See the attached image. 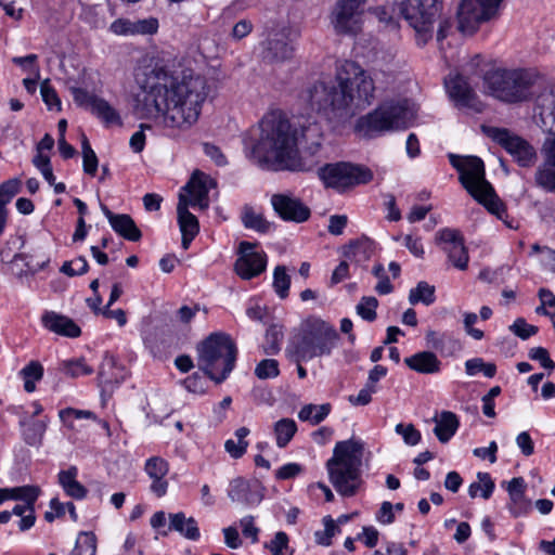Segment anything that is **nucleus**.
<instances>
[{
    "mask_svg": "<svg viewBox=\"0 0 555 555\" xmlns=\"http://www.w3.org/2000/svg\"><path fill=\"white\" fill-rule=\"evenodd\" d=\"M133 112L141 119H154L165 128L188 130L198 119L208 96L207 80L192 69L180 74L156 62L139 69Z\"/></svg>",
    "mask_w": 555,
    "mask_h": 555,
    "instance_id": "1",
    "label": "nucleus"
},
{
    "mask_svg": "<svg viewBox=\"0 0 555 555\" xmlns=\"http://www.w3.org/2000/svg\"><path fill=\"white\" fill-rule=\"evenodd\" d=\"M259 138L251 150V157L259 166L273 170L309 171L319 164V159H306V156L314 158L320 154L323 131L319 122L301 126L302 157H298L297 138L289 121L281 115H266L259 122Z\"/></svg>",
    "mask_w": 555,
    "mask_h": 555,
    "instance_id": "2",
    "label": "nucleus"
},
{
    "mask_svg": "<svg viewBox=\"0 0 555 555\" xmlns=\"http://www.w3.org/2000/svg\"><path fill=\"white\" fill-rule=\"evenodd\" d=\"M375 82L369 72L346 62L336 81L318 82L309 90V101L330 122L340 126L374 101Z\"/></svg>",
    "mask_w": 555,
    "mask_h": 555,
    "instance_id": "3",
    "label": "nucleus"
},
{
    "mask_svg": "<svg viewBox=\"0 0 555 555\" xmlns=\"http://www.w3.org/2000/svg\"><path fill=\"white\" fill-rule=\"evenodd\" d=\"M338 339L339 335L333 325L318 318H309L291 337L285 354L295 363L307 362L330 356Z\"/></svg>",
    "mask_w": 555,
    "mask_h": 555,
    "instance_id": "4",
    "label": "nucleus"
},
{
    "mask_svg": "<svg viewBox=\"0 0 555 555\" xmlns=\"http://www.w3.org/2000/svg\"><path fill=\"white\" fill-rule=\"evenodd\" d=\"M361 452L360 442L352 439L339 441L326 462L330 481L341 496H353L362 483Z\"/></svg>",
    "mask_w": 555,
    "mask_h": 555,
    "instance_id": "5",
    "label": "nucleus"
},
{
    "mask_svg": "<svg viewBox=\"0 0 555 555\" xmlns=\"http://www.w3.org/2000/svg\"><path fill=\"white\" fill-rule=\"evenodd\" d=\"M537 76L525 68L494 67L482 76L483 92L504 103L531 99Z\"/></svg>",
    "mask_w": 555,
    "mask_h": 555,
    "instance_id": "6",
    "label": "nucleus"
},
{
    "mask_svg": "<svg viewBox=\"0 0 555 555\" xmlns=\"http://www.w3.org/2000/svg\"><path fill=\"white\" fill-rule=\"evenodd\" d=\"M449 160L459 173L463 188L491 214L503 219L506 208L496 196L492 185L486 180L483 162L477 156L449 154Z\"/></svg>",
    "mask_w": 555,
    "mask_h": 555,
    "instance_id": "7",
    "label": "nucleus"
},
{
    "mask_svg": "<svg viewBox=\"0 0 555 555\" xmlns=\"http://www.w3.org/2000/svg\"><path fill=\"white\" fill-rule=\"evenodd\" d=\"M197 365L217 384L222 383L232 372L237 348L230 335L211 333L197 346Z\"/></svg>",
    "mask_w": 555,
    "mask_h": 555,
    "instance_id": "8",
    "label": "nucleus"
},
{
    "mask_svg": "<svg viewBox=\"0 0 555 555\" xmlns=\"http://www.w3.org/2000/svg\"><path fill=\"white\" fill-rule=\"evenodd\" d=\"M415 119V111L409 101L386 102L358 119L356 131L373 138L386 131L405 129Z\"/></svg>",
    "mask_w": 555,
    "mask_h": 555,
    "instance_id": "9",
    "label": "nucleus"
},
{
    "mask_svg": "<svg viewBox=\"0 0 555 555\" xmlns=\"http://www.w3.org/2000/svg\"><path fill=\"white\" fill-rule=\"evenodd\" d=\"M299 33L286 23L267 28L259 42V57L266 64H282L289 61L295 52L294 40Z\"/></svg>",
    "mask_w": 555,
    "mask_h": 555,
    "instance_id": "10",
    "label": "nucleus"
},
{
    "mask_svg": "<svg viewBox=\"0 0 555 555\" xmlns=\"http://www.w3.org/2000/svg\"><path fill=\"white\" fill-rule=\"evenodd\" d=\"M398 10L415 30L418 43L425 44L431 38L434 23L442 8L433 7L426 0H403L398 4Z\"/></svg>",
    "mask_w": 555,
    "mask_h": 555,
    "instance_id": "11",
    "label": "nucleus"
},
{
    "mask_svg": "<svg viewBox=\"0 0 555 555\" xmlns=\"http://www.w3.org/2000/svg\"><path fill=\"white\" fill-rule=\"evenodd\" d=\"M318 173L326 186L337 190L367 183L373 179V173L370 169L349 163L324 165L319 168Z\"/></svg>",
    "mask_w": 555,
    "mask_h": 555,
    "instance_id": "12",
    "label": "nucleus"
},
{
    "mask_svg": "<svg viewBox=\"0 0 555 555\" xmlns=\"http://www.w3.org/2000/svg\"><path fill=\"white\" fill-rule=\"evenodd\" d=\"M502 1L462 0L457 10L459 30L463 34H474L481 23L496 15Z\"/></svg>",
    "mask_w": 555,
    "mask_h": 555,
    "instance_id": "13",
    "label": "nucleus"
},
{
    "mask_svg": "<svg viewBox=\"0 0 555 555\" xmlns=\"http://www.w3.org/2000/svg\"><path fill=\"white\" fill-rule=\"evenodd\" d=\"M487 134L500 144L521 167H530L535 163L537 152L525 139L507 129L491 127Z\"/></svg>",
    "mask_w": 555,
    "mask_h": 555,
    "instance_id": "14",
    "label": "nucleus"
},
{
    "mask_svg": "<svg viewBox=\"0 0 555 555\" xmlns=\"http://www.w3.org/2000/svg\"><path fill=\"white\" fill-rule=\"evenodd\" d=\"M362 7L352 0H337L330 13V24L336 35L356 36L362 27Z\"/></svg>",
    "mask_w": 555,
    "mask_h": 555,
    "instance_id": "15",
    "label": "nucleus"
},
{
    "mask_svg": "<svg viewBox=\"0 0 555 555\" xmlns=\"http://www.w3.org/2000/svg\"><path fill=\"white\" fill-rule=\"evenodd\" d=\"M447 92L454 105L470 113H481L485 104L460 74H450L444 80Z\"/></svg>",
    "mask_w": 555,
    "mask_h": 555,
    "instance_id": "16",
    "label": "nucleus"
},
{
    "mask_svg": "<svg viewBox=\"0 0 555 555\" xmlns=\"http://www.w3.org/2000/svg\"><path fill=\"white\" fill-rule=\"evenodd\" d=\"M540 152L542 162L534 171V184L547 193H555V137H545Z\"/></svg>",
    "mask_w": 555,
    "mask_h": 555,
    "instance_id": "17",
    "label": "nucleus"
},
{
    "mask_svg": "<svg viewBox=\"0 0 555 555\" xmlns=\"http://www.w3.org/2000/svg\"><path fill=\"white\" fill-rule=\"evenodd\" d=\"M255 244L243 241L240 243V257L236 259L234 270L243 280H250L266 270L267 256L254 250Z\"/></svg>",
    "mask_w": 555,
    "mask_h": 555,
    "instance_id": "18",
    "label": "nucleus"
},
{
    "mask_svg": "<svg viewBox=\"0 0 555 555\" xmlns=\"http://www.w3.org/2000/svg\"><path fill=\"white\" fill-rule=\"evenodd\" d=\"M271 205L284 221L305 222L310 217V208L292 194L279 193L271 197Z\"/></svg>",
    "mask_w": 555,
    "mask_h": 555,
    "instance_id": "19",
    "label": "nucleus"
},
{
    "mask_svg": "<svg viewBox=\"0 0 555 555\" xmlns=\"http://www.w3.org/2000/svg\"><path fill=\"white\" fill-rule=\"evenodd\" d=\"M216 181L210 176L196 170L185 185V189L192 196L191 205L198 206L201 209L208 208V192L210 189L216 188Z\"/></svg>",
    "mask_w": 555,
    "mask_h": 555,
    "instance_id": "20",
    "label": "nucleus"
},
{
    "mask_svg": "<svg viewBox=\"0 0 555 555\" xmlns=\"http://www.w3.org/2000/svg\"><path fill=\"white\" fill-rule=\"evenodd\" d=\"M42 325L57 335L76 338L80 336V327L68 317L54 311H46L41 317Z\"/></svg>",
    "mask_w": 555,
    "mask_h": 555,
    "instance_id": "21",
    "label": "nucleus"
},
{
    "mask_svg": "<svg viewBox=\"0 0 555 555\" xmlns=\"http://www.w3.org/2000/svg\"><path fill=\"white\" fill-rule=\"evenodd\" d=\"M538 125L546 137H555V92L542 94L537 104Z\"/></svg>",
    "mask_w": 555,
    "mask_h": 555,
    "instance_id": "22",
    "label": "nucleus"
},
{
    "mask_svg": "<svg viewBox=\"0 0 555 555\" xmlns=\"http://www.w3.org/2000/svg\"><path fill=\"white\" fill-rule=\"evenodd\" d=\"M404 363L421 374H436L441 370V361L431 351H420L404 359Z\"/></svg>",
    "mask_w": 555,
    "mask_h": 555,
    "instance_id": "23",
    "label": "nucleus"
},
{
    "mask_svg": "<svg viewBox=\"0 0 555 555\" xmlns=\"http://www.w3.org/2000/svg\"><path fill=\"white\" fill-rule=\"evenodd\" d=\"M21 189L22 181L18 178L9 179L0 184V236L8 224L9 209L7 206Z\"/></svg>",
    "mask_w": 555,
    "mask_h": 555,
    "instance_id": "24",
    "label": "nucleus"
},
{
    "mask_svg": "<svg viewBox=\"0 0 555 555\" xmlns=\"http://www.w3.org/2000/svg\"><path fill=\"white\" fill-rule=\"evenodd\" d=\"M373 253V242L367 237H361L359 240L351 241L347 246H345L343 256L346 259L360 264L370 260Z\"/></svg>",
    "mask_w": 555,
    "mask_h": 555,
    "instance_id": "25",
    "label": "nucleus"
},
{
    "mask_svg": "<svg viewBox=\"0 0 555 555\" xmlns=\"http://www.w3.org/2000/svg\"><path fill=\"white\" fill-rule=\"evenodd\" d=\"M169 528L192 541H197L201 537L195 518L186 517L182 512L169 515Z\"/></svg>",
    "mask_w": 555,
    "mask_h": 555,
    "instance_id": "26",
    "label": "nucleus"
},
{
    "mask_svg": "<svg viewBox=\"0 0 555 555\" xmlns=\"http://www.w3.org/2000/svg\"><path fill=\"white\" fill-rule=\"evenodd\" d=\"M436 426L434 434L441 443L448 442L456 433L460 422L457 416L450 411H443L439 416L434 417Z\"/></svg>",
    "mask_w": 555,
    "mask_h": 555,
    "instance_id": "27",
    "label": "nucleus"
},
{
    "mask_svg": "<svg viewBox=\"0 0 555 555\" xmlns=\"http://www.w3.org/2000/svg\"><path fill=\"white\" fill-rule=\"evenodd\" d=\"M78 469L76 466H70L66 470L59 473V483L64 489L66 494L73 499L81 500L87 495V489L77 481Z\"/></svg>",
    "mask_w": 555,
    "mask_h": 555,
    "instance_id": "28",
    "label": "nucleus"
},
{
    "mask_svg": "<svg viewBox=\"0 0 555 555\" xmlns=\"http://www.w3.org/2000/svg\"><path fill=\"white\" fill-rule=\"evenodd\" d=\"M40 489L37 486H23L15 488H0V503L7 500H21L25 504L35 505Z\"/></svg>",
    "mask_w": 555,
    "mask_h": 555,
    "instance_id": "29",
    "label": "nucleus"
},
{
    "mask_svg": "<svg viewBox=\"0 0 555 555\" xmlns=\"http://www.w3.org/2000/svg\"><path fill=\"white\" fill-rule=\"evenodd\" d=\"M228 495L233 502L245 504H255L261 500V496L258 493H254L250 485L243 478H236L230 482Z\"/></svg>",
    "mask_w": 555,
    "mask_h": 555,
    "instance_id": "30",
    "label": "nucleus"
},
{
    "mask_svg": "<svg viewBox=\"0 0 555 555\" xmlns=\"http://www.w3.org/2000/svg\"><path fill=\"white\" fill-rule=\"evenodd\" d=\"M48 420L28 421L22 418L20 426L22 427V436L28 446H40L47 430Z\"/></svg>",
    "mask_w": 555,
    "mask_h": 555,
    "instance_id": "31",
    "label": "nucleus"
},
{
    "mask_svg": "<svg viewBox=\"0 0 555 555\" xmlns=\"http://www.w3.org/2000/svg\"><path fill=\"white\" fill-rule=\"evenodd\" d=\"M242 223L246 229L267 233L271 230L272 223L266 220L261 212H258L253 206L245 205L241 212Z\"/></svg>",
    "mask_w": 555,
    "mask_h": 555,
    "instance_id": "32",
    "label": "nucleus"
},
{
    "mask_svg": "<svg viewBox=\"0 0 555 555\" xmlns=\"http://www.w3.org/2000/svg\"><path fill=\"white\" fill-rule=\"evenodd\" d=\"M109 224L116 233L128 241L138 242L142 236L141 231L129 215H117Z\"/></svg>",
    "mask_w": 555,
    "mask_h": 555,
    "instance_id": "33",
    "label": "nucleus"
},
{
    "mask_svg": "<svg viewBox=\"0 0 555 555\" xmlns=\"http://www.w3.org/2000/svg\"><path fill=\"white\" fill-rule=\"evenodd\" d=\"M189 203L184 195H180L177 206L178 223L181 233L196 235L199 231L197 218L188 209Z\"/></svg>",
    "mask_w": 555,
    "mask_h": 555,
    "instance_id": "34",
    "label": "nucleus"
},
{
    "mask_svg": "<svg viewBox=\"0 0 555 555\" xmlns=\"http://www.w3.org/2000/svg\"><path fill=\"white\" fill-rule=\"evenodd\" d=\"M276 446L285 448L297 431V424L293 418H281L273 427Z\"/></svg>",
    "mask_w": 555,
    "mask_h": 555,
    "instance_id": "35",
    "label": "nucleus"
},
{
    "mask_svg": "<svg viewBox=\"0 0 555 555\" xmlns=\"http://www.w3.org/2000/svg\"><path fill=\"white\" fill-rule=\"evenodd\" d=\"M435 300V286L429 285L425 281L418 282L416 287L412 288L409 293V301L411 305L422 302L425 306H430Z\"/></svg>",
    "mask_w": 555,
    "mask_h": 555,
    "instance_id": "36",
    "label": "nucleus"
},
{
    "mask_svg": "<svg viewBox=\"0 0 555 555\" xmlns=\"http://www.w3.org/2000/svg\"><path fill=\"white\" fill-rule=\"evenodd\" d=\"M331 412V404L324 403L321 405L307 404L301 408L298 417L301 421H308L313 425L321 423Z\"/></svg>",
    "mask_w": 555,
    "mask_h": 555,
    "instance_id": "37",
    "label": "nucleus"
},
{
    "mask_svg": "<svg viewBox=\"0 0 555 555\" xmlns=\"http://www.w3.org/2000/svg\"><path fill=\"white\" fill-rule=\"evenodd\" d=\"M20 374L24 379V389L33 392L36 389L35 383L43 376V366L38 361H31L21 370Z\"/></svg>",
    "mask_w": 555,
    "mask_h": 555,
    "instance_id": "38",
    "label": "nucleus"
},
{
    "mask_svg": "<svg viewBox=\"0 0 555 555\" xmlns=\"http://www.w3.org/2000/svg\"><path fill=\"white\" fill-rule=\"evenodd\" d=\"M444 251L448 254L449 260L452 264L460 270H465L468 264V253L463 241H457L455 245L444 246Z\"/></svg>",
    "mask_w": 555,
    "mask_h": 555,
    "instance_id": "39",
    "label": "nucleus"
},
{
    "mask_svg": "<svg viewBox=\"0 0 555 555\" xmlns=\"http://www.w3.org/2000/svg\"><path fill=\"white\" fill-rule=\"evenodd\" d=\"M117 369V361L111 354H105L103 362L99 369V379L104 384L119 383L124 375L121 373H115Z\"/></svg>",
    "mask_w": 555,
    "mask_h": 555,
    "instance_id": "40",
    "label": "nucleus"
},
{
    "mask_svg": "<svg viewBox=\"0 0 555 555\" xmlns=\"http://www.w3.org/2000/svg\"><path fill=\"white\" fill-rule=\"evenodd\" d=\"M478 481L470 483L468 494L470 498H476L478 492L481 491V496L488 500L494 490V482L490 474L479 472L477 474Z\"/></svg>",
    "mask_w": 555,
    "mask_h": 555,
    "instance_id": "41",
    "label": "nucleus"
},
{
    "mask_svg": "<svg viewBox=\"0 0 555 555\" xmlns=\"http://www.w3.org/2000/svg\"><path fill=\"white\" fill-rule=\"evenodd\" d=\"M96 537L93 532L82 531L79 533L76 545L70 555H95Z\"/></svg>",
    "mask_w": 555,
    "mask_h": 555,
    "instance_id": "42",
    "label": "nucleus"
},
{
    "mask_svg": "<svg viewBox=\"0 0 555 555\" xmlns=\"http://www.w3.org/2000/svg\"><path fill=\"white\" fill-rule=\"evenodd\" d=\"M61 370L68 376L76 378L82 375H90L93 369L89 366L85 359L78 358L73 360H65L61 363Z\"/></svg>",
    "mask_w": 555,
    "mask_h": 555,
    "instance_id": "43",
    "label": "nucleus"
},
{
    "mask_svg": "<svg viewBox=\"0 0 555 555\" xmlns=\"http://www.w3.org/2000/svg\"><path fill=\"white\" fill-rule=\"evenodd\" d=\"M283 340V331L280 325H271L266 333V343L263 345V351L267 354H275L281 349V343Z\"/></svg>",
    "mask_w": 555,
    "mask_h": 555,
    "instance_id": "44",
    "label": "nucleus"
},
{
    "mask_svg": "<svg viewBox=\"0 0 555 555\" xmlns=\"http://www.w3.org/2000/svg\"><path fill=\"white\" fill-rule=\"evenodd\" d=\"M291 286V278L286 273L284 266H278L273 272V288L281 299H285L288 296Z\"/></svg>",
    "mask_w": 555,
    "mask_h": 555,
    "instance_id": "45",
    "label": "nucleus"
},
{
    "mask_svg": "<svg viewBox=\"0 0 555 555\" xmlns=\"http://www.w3.org/2000/svg\"><path fill=\"white\" fill-rule=\"evenodd\" d=\"M93 114L102 118L106 124H120V117L118 113L104 100L98 99L93 101Z\"/></svg>",
    "mask_w": 555,
    "mask_h": 555,
    "instance_id": "46",
    "label": "nucleus"
},
{
    "mask_svg": "<svg viewBox=\"0 0 555 555\" xmlns=\"http://www.w3.org/2000/svg\"><path fill=\"white\" fill-rule=\"evenodd\" d=\"M465 370L467 375L473 376L482 372L485 376L492 378L496 373L494 363H486L481 358L469 359L465 362Z\"/></svg>",
    "mask_w": 555,
    "mask_h": 555,
    "instance_id": "47",
    "label": "nucleus"
},
{
    "mask_svg": "<svg viewBox=\"0 0 555 555\" xmlns=\"http://www.w3.org/2000/svg\"><path fill=\"white\" fill-rule=\"evenodd\" d=\"M279 374V362L274 359H264L260 361L255 369V375L259 379L274 378Z\"/></svg>",
    "mask_w": 555,
    "mask_h": 555,
    "instance_id": "48",
    "label": "nucleus"
},
{
    "mask_svg": "<svg viewBox=\"0 0 555 555\" xmlns=\"http://www.w3.org/2000/svg\"><path fill=\"white\" fill-rule=\"evenodd\" d=\"M144 469L150 478H159L168 474L169 466L164 459L153 456L146 461Z\"/></svg>",
    "mask_w": 555,
    "mask_h": 555,
    "instance_id": "49",
    "label": "nucleus"
},
{
    "mask_svg": "<svg viewBox=\"0 0 555 555\" xmlns=\"http://www.w3.org/2000/svg\"><path fill=\"white\" fill-rule=\"evenodd\" d=\"M378 301L375 297H363L357 305L358 314L365 321L372 322L376 319Z\"/></svg>",
    "mask_w": 555,
    "mask_h": 555,
    "instance_id": "50",
    "label": "nucleus"
},
{
    "mask_svg": "<svg viewBox=\"0 0 555 555\" xmlns=\"http://www.w3.org/2000/svg\"><path fill=\"white\" fill-rule=\"evenodd\" d=\"M40 93L43 102L49 109L61 111V101L54 88L50 85V80L46 79L41 82Z\"/></svg>",
    "mask_w": 555,
    "mask_h": 555,
    "instance_id": "51",
    "label": "nucleus"
},
{
    "mask_svg": "<svg viewBox=\"0 0 555 555\" xmlns=\"http://www.w3.org/2000/svg\"><path fill=\"white\" fill-rule=\"evenodd\" d=\"M88 268L87 259L81 256L72 261H65L61 268V272L69 276H75L85 274L88 271Z\"/></svg>",
    "mask_w": 555,
    "mask_h": 555,
    "instance_id": "52",
    "label": "nucleus"
},
{
    "mask_svg": "<svg viewBox=\"0 0 555 555\" xmlns=\"http://www.w3.org/2000/svg\"><path fill=\"white\" fill-rule=\"evenodd\" d=\"M133 35H153L158 29V21L154 17L132 21Z\"/></svg>",
    "mask_w": 555,
    "mask_h": 555,
    "instance_id": "53",
    "label": "nucleus"
},
{
    "mask_svg": "<svg viewBox=\"0 0 555 555\" xmlns=\"http://www.w3.org/2000/svg\"><path fill=\"white\" fill-rule=\"evenodd\" d=\"M509 331L521 339H528L529 337L538 333V327L528 324L525 319L518 318L511 326Z\"/></svg>",
    "mask_w": 555,
    "mask_h": 555,
    "instance_id": "54",
    "label": "nucleus"
},
{
    "mask_svg": "<svg viewBox=\"0 0 555 555\" xmlns=\"http://www.w3.org/2000/svg\"><path fill=\"white\" fill-rule=\"evenodd\" d=\"M427 346L439 351H443L444 344L447 341L455 344L456 341L451 338L450 335L446 333H438L436 331H428L425 336Z\"/></svg>",
    "mask_w": 555,
    "mask_h": 555,
    "instance_id": "55",
    "label": "nucleus"
},
{
    "mask_svg": "<svg viewBox=\"0 0 555 555\" xmlns=\"http://www.w3.org/2000/svg\"><path fill=\"white\" fill-rule=\"evenodd\" d=\"M396 433L401 435L404 442L409 446H415L421 441V433L412 424H398Z\"/></svg>",
    "mask_w": 555,
    "mask_h": 555,
    "instance_id": "56",
    "label": "nucleus"
},
{
    "mask_svg": "<svg viewBox=\"0 0 555 555\" xmlns=\"http://www.w3.org/2000/svg\"><path fill=\"white\" fill-rule=\"evenodd\" d=\"M529 358L538 361L541 366L550 372L555 369V362L550 358L548 351L543 347H534L529 351Z\"/></svg>",
    "mask_w": 555,
    "mask_h": 555,
    "instance_id": "57",
    "label": "nucleus"
},
{
    "mask_svg": "<svg viewBox=\"0 0 555 555\" xmlns=\"http://www.w3.org/2000/svg\"><path fill=\"white\" fill-rule=\"evenodd\" d=\"M323 521H324L323 535L320 537L319 533H317V540H318L319 544L328 546L332 543V538L336 533H338L340 531V529L330 516L324 517Z\"/></svg>",
    "mask_w": 555,
    "mask_h": 555,
    "instance_id": "58",
    "label": "nucleus"
},
{
    "mask_svg": "<svg viewBox=\"0 0 555 555\" xmlns=\"http://www.w3.org/2000/svg\"><path fill=\"white\" fill-rule=\"evenodd\" d=\"M272 555H285L284 551L288 548V537L285 532L279 531L267 545Z\"/></svg>",
    "mask_w": 555,
    "mask_h": 555,
    "instance_id": "59",
    "label": "nucleus"
},
{
    "mask_svg": "<svg viewBox=\"0 0 555 555\" xmlns=\"http://www.w3.org/2000/svg\"><path fill=\"white\" fill-rule=\"evenodd\" d=\"M436 240L439 243H443L446 246H452L455 245L457 241H463L464 238L457 230L446 228L437 232Z\"/></svg>",
    "mask_w": 555,
    "mask_h": 555,
    "instance_id": "60",
    "label": "nucleus"
},
{
    "mask_svg": "<svg viewBox=\"0 0 555 555\" xmlns=\"http://www.w3.org/2000/svg\"><path fill=\"white\" fill-rule=\"evenodd\" d=\"M377 391V388H372L367 384L359 391L357 396H350L349 402L353 405H367L372 401V395Z\"/></svg>",
    "mask_w": 555,
    "mask_h": 555,
    "instance_id": "61",
    "label": "nucleus"
},
{
    "mask_svg": "<svg viewBox=\"0 0 555 555\" xmlns=\"http://www.w3.org/2000/svg\"><path fill=\"white\" fill-rule=\"evenodd\" d=\"M72 93L76 104L79 106L90 107V109L93 108V101H98L99 99L89 94L88 91L81 88H73Z\"/></svg>",
    "mask_w": 555,
    "mask_h": 555,
    "instance_id": "62",
    "label": "nucleus"
},
{
    "mask_svg": "<svg viewBox=\"0 0 555 555\" xmlns=\"http://www.w3.org/2000/svg\"><path fill=\"white\" fill-rule=\"evenodd\" d=\"M204 153L211 160L215 162L217 166H225L228 160L222 151L215 144L204 143L203 144Z\"/></svg>",
    "mask_w": 555,
    "mask_h": 555,
    "instance_id": "63",
    "label": "nucleus"
},
{
    "mask_svg": "<svg viewBox=\"0 0 555 555\" xmlns=\"http://www.w3.org/2000/svg\"><path fill=\"white\" fill-rule=\"evenodd\" d=\"M301 472H302V467L299 464L288 463V464L283 465L282 467H280L276 470L275 477L278 479H282V480L291 479V478H294L297 475H299Z\"/></svg>",
    "mask_w": 555,
    "mask_h": 555,
    "instance_id": "64",
    "label": "nucleus"
}]
</instances>
